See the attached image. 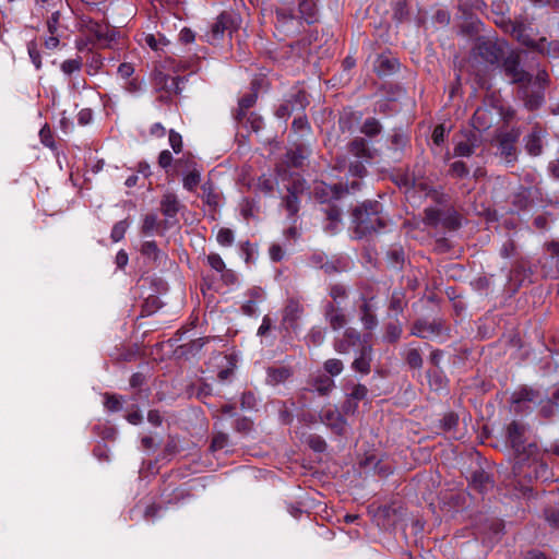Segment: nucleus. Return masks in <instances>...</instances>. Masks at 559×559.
<instances>
[{
	"mask_svg": "<svg viewBox=\"0 0 559 559\" xmlns=\"http://www.w3.org/2000/svg\"><path fill=\"white\" fill-rule=\"evenodd\" d=\"M380 205L378 202L364 203L353 214V221L360 235L377 231L385 226L384 221L379 216Z\"/></svg>",
	"mask_w": 559,
	"mask_h": 559,
	"instance_id": "nucleus-1",
	"label": "nucleus"
},
{
	"mask_svg": "<svg viewBox=\"0 0 559 559\" xmlns=\"http://www.w3.org/2000/svg\"><path fill=\"white\" fill-rule=\"evenodd\" d=\"M512 33L521 44H523L532 49H535L542 53L559 55V44H556V43L547 44V40L545 37H542L537 41L534 40L523 24L515 25L513 27Z\"/></svg>",
	"mask_w": 559,
	"mask_h": 559,
	"instance_id": "nucleus-2",
	"label": "nucleus"
},
{
	"mask_svg": "<svg viewBox=\"0 0 559 559\" xmlns=\"http://www.w3.org/2000/svg\"><path fill=\"white\" fill-rule=\"evenodd\" d=\"M239 17L234 13H222L216 22L212 25L209 34V41L211 44L217 43L225 32L231 34L238 27Z\"/></svg>",
	"mask_w": 559,
	"mask_h": 559,
	"instance_id": "nucleus-3",
	"label": "nucleus"
},
{
	"mask_svg": "<svg viewBox=\"0 0 559 559\" xmlns=\"http://www.w3.org/2000/svg\"><path fill=\"white\" fill-rule=\"evenodd\" d=\"M302 314V307L298 301L290 300L283 311V324L287 330H295L297 328V321Z\"/></svg>",
	"mask_w": 559,
	"mask_h": 559,
	"instance_id": "nucleus-4",
	"label": "nucleus"
},
{
	"mask_svg": "<svg viewBox=\"0 0 559 559\" xmlns=\"http://www.w3.org/2000/svg\"><path fill=\"white\" fill-rule=\"evenodd\" d=\"M519 64L518 56L512 55L504 60V70L513 82H522L527 78V74L519 68Z\"/></svg>",
	"mask_w": 559,
	"mask_h": 559,
	"instance_id": "nucleus-5",
	"label": "nucleus"
},
{
	"mask_svg": "<svg viewBox=\"0 0 559 559\" xmlns=\"http://www.w3.org/2000/svg\"><path fill=\"white\" fill-rule=\"evenodd\" d=\"M360 312H361V317H360V320L362 321L364 323V326L367 329V330H372L373 328H376L377 325V319H376V316H374V305L372 302V299H362V304L360 306Z\"/></svg>",
	"mask_w": 559,
	"mask_h": 559,
	"instance_id": "nucleus-6",
	"label": "nucleus"
},
{
	"mask_svg": "<svg viewBox=\"0 0 559 559\" xmlns=\"http://www.w3.org/2000/svg\"><path fill=\"white\" fill-rule=\"evenodd\" d=\"M325 319L333 330L342 329L347 322L344 312L341 309L335 308L333 305L328 306Z\"/></svg>",
	"mask_w": 559,
	"mask_h": 559,
	"instance_id": "nucleus-7",
	"label": "nucleus"
},
{
	"mask_svg": "<svg viewBox=\"0 0 559 559\" xmlns=\"http://www.w3.org/2000/svg\"><path fill=\"white\" fill-rule=\"evenodd\" d=\"M188 171L183 176V187L189 190L193 191L201 181V173L200 170L194 166V164H188Z\"/></svg>",
	"mask_w": 559,
	"mask_h": 559,
	"instance_id": "nucleus-8",
	"label": "nucleus"
},
{
	"mask_svg": "<svg viewBox=\"0 0 559 559\" xmlns=\"http://www.w3.org/2000/svg\"><path fill=\"white\" fill-rule=\"evenodd\" d=\"M323 421L333 428L337 433L345 432L346 429V423L345 420L340 416L338 413L333 412H326L323 415Z\"/></svg>",
	"mask_w": 559,
	"mask_h": 559,
	"instance_id": "nucleus-9",
	"label": "nucleus"
},
{
	"mask_svg": "<svg viewBox=\"0 0 559 559\" xmlns=\"http://www.w3.org/2000/svg\"><path fill=\"white\" fill-rule=\"evenodd\" d=\"M525 146L531 155H539L542 153V133L539 131H533L528 134Z\"/></svg>",
	"mask_w": 559,
	"mask_h": 559,
	"instance_id": "nucleus-10",
	"label": "nucleus"
},
{
	"mask_svg": "<svg viewBox=\"0 0 559 559\" xmlns=\"http://www.w3.org/2000/svg\"><path fill=\"white\" fill-rule=\"evenodd\" d=\"M353 368L361 373H368L370 370V348L364 347L361 354L353 362Z\"/></svg>",
	"mask_w": 559,
	"mask_h": 559,
	"instance_id": "nucleus-11",
	"label": "nucleus"
},
{
	"mask_svg": "<svg viewBox=\"0 0 559 559\" xmlns=\"http://www.w3.org/2000/svg\"><path fill=\"white\" fill-rule=\"evenodd\" d=\"M162 211L166 216H174L178 212V200L174 194H166L162 200Z\"/></svg>",
	"mask_w": 559,
	"mask_h": 559,
	"instance_id": "nucleus-12",
	"label": "nucleus"
},
{
	"mask_svg": "<svg viewBox=\"0 0 559 559\" xmlns=\"http://www.w3.org/2000/svg\"><path fill=\"white\" fill-rule=\"evenodd\" d=\"M345 338L344 341H338L335 344V349L338 353L345 354L349 352V346L354 345L356 342L359 341V335L352 331L345 332Z\"/></svg>",
	"mask_w": 559,
	"mask_h": 559,
	"instance_id": "nucleus-13",
	"label": "nucleus"
},
{
	"mask_svg": "<svg viewBox=\"0 0 559 559\" xmlns=\"http://www.w3.org/2000/svg\"><path fill=\"white\" fill-rule=\"evenodd\" d=\"M299 12L301 17L305 19L308 23L313 22L316 17V5L312 0H305L299 4Z\"/></svg>",
	"mask_w": 559,
	"mask_h": 559,
	"instance_id": "nucleus-14",
	"label": "nucleus"
},
{
	"mask_svg": "<svg viewBox=\"0 0 559 559\" xmlns=\"http://www.w3.org/2000/svg\"><path fill=\"white\" fill-rule=\"evenodd\" d=\"M412 333L418 337L428 338L435 334V330L428 323L418 321L414 324Z\"/></svg>",
	"mask_w": 559,
	"mask_h": 559,
	"instance_id": "nucleus-15",
	"label": "nucleus"
},
{
	"mask_svg": "<svg viewBox=\"0 0 559 559\" xmlns=\"http://www.w3.org/2000/svg\"><path fill=\"white\" fill-rule=\"evenodd\" d=\"M474 153V143L469 140L459 142L454 147L455 156H471Z\"/></svg>",
	"mask_w": 559,
	"mask_h": 559,
	"instance_id": "nucleus-16",
	"label": "nucleus"
},
{
	"mask_svg": "<svg viewBox=\"0 0 559 559\" xmlns=\"http://www.w3.org/2000/svg\"><path fill=\"white\" fill-rule=\"evenodd\" d=\"M350 152L357 157H369L367 143L362 139H358L352 142Z\"/></svg>",
	"mask_w": 559,
	"mask_h": 559,
	"instance_id": "nucleus-17",
	"label": "nucleus"
},
{
	"mask_svg": "<svg viewBox=\"0 0 559 559\" xmlns=\"http://www.w3.org/2000/svg\"><path fill=\"white\" fill-rule=\"evenodd\" d=\"M127 229H128L127 221H119L118 223H116L114 225V227L111 229V234H110L112 241L114 242L120 241L124 237Z\"/></svg>",
	"mask_w": 559,
	"mask_h": 559,
	"instance_id": "nucleus-18",
	"label": "nucleus"
},
{
	"mask_svg": "<svg viewBox=\"0 0 559 559\" xmlns=\"http://www.w3.org/2000/svg\"><path fill=\"white\" fill-rule=\"evenodd\" d=\"M289 377V371L285 368L269 370L267 381L272 384L286 380Z\"/></svg>",
	"mask_w": 559,
	"mask_h": 559,
	"instance_id": "nucleus-19",
	"label": "nucleus"
},
{
	"mask_svg": "<svg viewBox=\"0 0 559 559\" xmlns=\"http://www.w3.org/2000/svg\"><path fill=\"white\" fill-rule=\"evenodd\" d=\"M499 148L507 163H511L514 159V145L511 141L506 139L501 140Z\"/></svg>",
	"mask_w": 559,
	"mask_h": 559,
	"instance_id": "nucleus-20",
	"label": "nucleus"
},
{
	"mask_svg": "<svg viewBox=\"0 0 559 559\" xmlns=\"http://www.w3.org/2000/svg\"><path fill=\"white\" fill-rule=\"evenodd\" d=\"M380 129L379 122L376 119L370 118L365 121L361 131L368 136H373L380 132Z\"/></svg>",
	"mask_w": 559,
	"mask_h": 559,
	"instance_id": "nucleus-21",
	"label": "nucleus"
},
{
	"mask_svg": "<svg viewBox=\"0 0 559 559\" xmlns=\"http://www.w3.org/2000/svg\"><path fill=\"white\" fill-rule=\"evenodd\" d=\"M216 240L221 246H230L234 242V234L228 228H222L217 233Z\"/></svg>",
	"mask_w": 559,
	"mask_h": 559,
	"instance_id": "nucleus-22",
	"label": "nucleus"
},
{
	"mask_svg": "<svg viewBox=\"0 0 559 559\" xmlns=\"http://www.w3.org/2000/svg\"><path fill=\"white\" fill-rule=\"evenodd\" d=\"M324 369L331 376H337L343 370V364L340 359H329L324 364Z\"/></svg>",
	"mask_w": 559,
	"mask_h": 559,
	"instance_id": "nucleus-23",
	"label": "nucleus"
},
{
	"mask_svg": "<svg viewBox=\"0 0 559 559\" xmlns=\"http://www.w3.org/2000/svg\"><path fill=\"white\" fill-rule=\"evenodd\" d=\"M207 263L210 264V266L217 271V272H225L226 271V266H225V263L223 261V259L221 258L219 254L217 253H211L207 255Z\"/></svg>",
	"mask_w": 559,
	"mask_h": 559,
	"instance_id": "nucleus-24",
	"label": "nucleus"
},
{
	"mask_svg": "<svg viewBox=\"0 0 559 559\" xmlns=\"http://www.w3.org/2000/svg\"><path fill=\"white\" fill-rule=\"evenodd\" d=\"M39 136H40L41 143L45 146H47L49 148H53L55 147L53 135H52V132H51V130H50V128L48 126H44L40 129Z\"/></svg>",
	"mask_w": 559,
	"mask_h": 559,
	"instance_id": "nucleus-25",
	"label": "nucleus"
},
{
	"mask_svg": "<svg viewBox=\"0 0 559 559\" xmlns=\"http://www.w3.org/2000/svg\"><path fill=\"white\" fill-rule=\"evenodd\" d=\"M81 67H82V60L80 58L66 60L61 64V69L66 74H71L73 72H76L81 69Z\"/></svg>",
	"mask_w": 559,
	"mask_h": 559,
	"instance_id": "nucleus-26",
	"label": "nucleus"
},
{
	"mask_svg": "<svg viewBox=\"0 0 559 559\" xmlns=\"http://www.w3.org/2000/svg\"><path fill=\"white\" fill-rule=\"evenodd\" d=\"M334 385V382L332 379L328 378V377H324V378H320L319 380H317L314 386H316V390L324 395L326 394L328 392L331 391V389L333 388Z\"/></svg>",
	"mask_w": 559,
	"mask_h": 559,
	"instance_id": "nucleus-27",
	"label": "nucleus"
},
{
	"mask_svg": "<svg viewBox=\"0 0 559 559\" xmlns=\"http://www.w3.org/2000/svg\"><path fill=\"white\" fill-rule=\"evenodd\" d=\"M298 198L295 193L292 192L286 197L285 206L290 215H295L298 212Z\"/></svg>",
	"mask_w": 559,
	"mask_h": 559,
	"instance_id": "nucleus-28",
	"label": "nucleus"
},
{
	"mask_svg": "<svg viewBox=\"0 0 559 559\" xmlns=\"http://www.w3.org/2000/svg\"><path fill=\"white\" fill-rule=\"evenodd\" d=\"M157 227V216L155 214H147L143 221V231L152 234Z\"/></svg>",
	"mask_w": 559,
	"mask_h": 559,
	"instance_id": "nucleus-29",
	"label": "nucleus"
},
{
	"mask_svg": "<svg viewBox=\"0 0 559 559\" xmlns=\"http://www.w3.org/2000/svg\"><path fill=\"white\" fill-rule=\"evenodd\" d=\"M59 12H53L47 21V28L50 34H60Z\"/></svg>",
	"mask_w": 559,
	"mask_h": 559,
	"instance_id": "nucleus-30",
	"label": "nucleus"
},
{
	"mask_svg": "<svg viewBox=\"0 0 559 559\" xmlns=\"http://www.w3.org/2000/svg\"><path fill=\"white\" fill-rule=\"evenodd\" d=\"M406 359H407V362L413 367V368H418L421 366L423 364V359H421V356L419 354V352L415 348H412L407 352V356H406Z\"/></svg>",
	"mask_w": 559,
	"mask_h": 559,
	"instance_id": "nucleus-31",
	"label": "nucleus"
},
{
	"mask_svg": "<svg viewBox=\"0 0 559 559\" xmlns=\"http://www.w3.org/2000/svg\"><path fill=\"white\" fill-rule=\"evenodd\" d=\"M169 144L175 153L181 152L182 148V138L179 133L170 130L169 132Z\"/></svg>",
	"mask_w": 559,
	"mask_h": 559,
	"instance_id": "nucleus-32",
	"label": "nucleus"
},
{
	"mask_svg": "<svg viewBox=\"0 0 559 559\" xmlns=\"http://www.w3.org/2000/svg\"><path fill=\"white\" fill-rule=\"evenodd\" d=\"M103 66V62L99 57L93 56L91 61L86 66V71L90 75H95L98 73Z\"/></svg>",
	"mask_w": 559,
	"mask_h": 559,
	"instance_id": "nucleus-33",
	"label": "nucleus"
},
{
	"mask_svg": "<svg viewBox=\"0 0 559 559\" xmlns=\"http://www.w3.org/2000/svg\"><path fill=\"white\" fill-rule=\"evenodd\" d=\"M328 218L330 221V224H329V226L326 228L330 229L331 233H334L336 227H337V224L340 222V212H338V210L331 209L328 212Z\"/></svg>",
	"mask_w": 559,
	"mask_h": 559,
	"instance_id": "nucleus-34",
	"label": "nucleus"
},
{
	"mask_svg": "<svg viewBox=\"0 0 559 559\" xmlns=\"http://www.w3.org/2000/svg\"><path fill=\"white\" fill-rule=\"evenodd\" d=\"M508 433L513 443L519 442L520 436L522 433V427L516 423H512L508 427Z\"/></svg>",
	"mask_w": 559,
	"mask_h": 559,
	"instance_id": "nucleus-35",
	"label": "nucleus"
},
{
	"mask_svg": "<svg viewBox=\"0 0 559 559\" xmlns=\"http://www.w3.org/2000/svg\"><path fill=\"white\" fill-rule=\"evenodd\" d=\"M366 395H367V388L361 384L355 385L353 388V391L349 394L350 399H354L356 401L365 399Z\"/></svg>",
	"mask_w": 559,
	"mask_h": 559,
	"instance_id": "nucleus-36",
	"label": "nucleus"
},
{
	"mask_svg": "<svg viewBox=\"0 0 559 559\" xmlns=\"http://www.w3.org/2000/svg\"><path fill=\"white\" fill-rule=\"evenodd\" d=\"M105 406L110 412L119 411L122 406L121 401L116 396H107Z\"/></svg>",
	"mask_w": 559,
	"mask_h": 559,
	"instance_id": "nucleus-37",
	"label": "nucleus"
},
{
	"mask_svg": "<svg viewBox=\"0 0 559 559\" xmlns=\"http://www.w3.org/2000/svg\"><path fill=\"white\" fill-rule=\"evenodd\" d=\"M444 135H445V128L442 124L437 126L432 133L433 143L437 145L441 144L444 140Z\"/></svg>",
	"mask_w": 559,
	"mask_h": 559,
	"instance_id": "nucleus-38",
	"label": "nucleus"
},
{
	"mask_svg": "<svg viewBox=\"0 0 559 559\" xmlns=\"http://www.w3.org/2000/svg\"><path fill=\"white\" fill-rule=\"evenodd\" d=\"M173 162V156L169 151H162L158 157V164L162 168H167Z\"/></svg>",
	"mask_w": 559,
	"mask_h": 559,
	"instance_id": "nucleus-39",
	"label": "nucleus"
},
{
	"mask_svg": "<svg viewBox=\"0 0 559 559\" xmlns=\"http://www.w3.org/2000/svg\"><path fill=\"white\" fill-rule=\"evenodd\" d=\"M143 40L153 50L160 49V39H157L154 35L147 34L144 36Z\"/></svg>",
	"mask_w": 559,
	"mask_h": 559,
	"instance_id": "nucleus-40",
	"label": "nucleus"
},
{
	"mask_svg": "<svg viewBox=\"0 0 559 559\" xmlns=\"http://www.w3.org/2000/svg\"><path fill=\"white\" fill-rule=\"evenodd\" d=\"M451 171L454 175L462 177L467 174V168L463 162H455L451 166Z\"/></svg>",
	"mask_w": 559,
	"mask_h": 559,
	"instance_id": "nucleus-41",
	"label": "nucleus"
},
{
	"mask_svg": "<svg viewBox=\"0 0 559 559\" xmlns=\"http://www.w3.org/2000/svg\"><path fill=\"white\" fill-rule=\"evenodd\" d=\"M257 96L251 94L248 96L242 97L239 100V107L241 110L250 108L255 103Z\"/></svg>",
	"mask_w": 559,
	"mask_h": 559,
	"instance_id": "nucleus-42",
	"label": "nucleus"
},
{
	"mask_svg": "<svg viewBox=\"0 0 559 559\" xmlns=\"http://www.w3.org/2000/svg\"><path fill=\"white\" fill-rule=\"evenodd\" d=\"M60 35H61V34H53V35H52V34H50V36H49V37H47V38L45 39V43H44V44H45V46H46V48H48V49H55V48H57V47H58V45H59V37H60Z\"/></svg>",
	"mask_w": 559,
	"mask_h": 559,
	"instance_id": "nucleus-43",
	"label": "nucleus"
},
{
	"mask_svg": "<svg viewBox=\"0 0 559 559\" xmlns=\"http://www.w3.org/2000/svg\"><path fill=\"white\" fill-rule=\"evenodd\" d=\"M180 40L185 44H190L194 40V33L189 28H183L180 31Z\"/></svg>",
	"mask_w": 559,
	"mask_h": 559,
	"instance_id": "nucleus-44",
	"label": "nucleus"
},
{
	"mask_svg": "<svg viewBox=\"0 0 559 559\" xmlns=\"http://www.w3.org/2000/svg\"><path fill=\"white\" fill-rule=\"evenodd\" d=\"M94 34L98 39H111V36H109L108 27L96 25Z\"/></svg>",
	"mask_w": 559,
	"mask_h": 559,
	"instance_id": "nucleus-45",
	"label": "nucleus"
},
{
	"mask_svg": "<svg viewBox=\"0 0 559 559\" xmlns=\"http://www.w3.org/2000/svg\"><path fill=\"white\" fill-rule=\"evenodd\" d=\"M128 260V254L123 250H120L116 255V264L119 269H123L127 265Z\"/></svg>",
	"mask_w": 559,
	"mask_h": 559,
	"instance_id": "nucleus-46",
	"label": "nucleus"
},
{
	"mask_svg": "<svg viewBox=\"0 0 559 559\" xmlns=\"http://www.w3.org/2000/svg\"><path fill=\"white\" fill-rule=\"evenodd\" d=\"M546 519L551 525L559 526V511H547Z\"/></svg>",
	"mask_w": 559,
	"mask_h": 559,
	"instance_id": "nucleus-47",
	"label": "nucleus"
},
{
	"mask_svg": "<svg viewBox=\"0 0 559 559\" xmlns=\"http://www.w3.org/2000/svg\"><path fill=\"white\" fill-rule=\"evenodd\" d=\"M118 72L122 78H128L133 73V67L129 63H122L119 66Z\"/></svg>",
	"mask_w": 559,
	"mask_h": 559,
	"instance_id": "nucleus-48",
	"label": "nucleus"
},
{
	"mask_svg": "<svg viewBox=\"0 0 559 559\" xmlns=\"http://www.w3.org/2000/svg\"><path fill=\"white\" fill-rule=\"evenodd\" d=\"M166 133V129L160 123H155L151 128V134L157 138H163Z\"/></svg>",
	"mask_w": 559,
	"mask_h": 559,
	"instance_id": "nucleus-49",
	"label": "nucleus"
},
{
	"mask_svg": "<svg viewBox=\"0 0 559 559\" xmlns=\"http://www.w3.org/2000/svg\"><path fill=\"white\" fill-rule=\"evenodd\" d=\"M270 329H271V319L269 317H264L262 324L260 325V328L258 330V334L264 335V334H266L267 331H270Z\"/></svg>",
	"mask_w": 559,
	"mask_h": 559,
	"instance_id": "nucleus-50",
	"label": "nucleus"
},
{
	"mask_svg": "<svg viewBox=\"0 0 559 559\" xmlns=\"http://www.w3.org/2000/svg\"><path fill=\"white\" fill-rule=\"evenodd\" d=\"M272 260L278 261L283 258V252L280 246H272L270 249Z\"/></svg>",
	"mask_w": 559,
	"mask_h": 559,
	"instance_id": "nucleus-51",
	"label": "nucleus"
},
{
	"mask_svg": "<svg viewBox=\"0 0 559 559\" xmlns=\"http://www.w3.org/2000/svg\"><path fill=\"white\" fill-rule=\"evenodd\" d=\"M141 419H142V415H141L139 412H136V411L131 412V413H129V414L127 415V420H128L130 424H132V425H138V424H140Z\"/></svg>",
	"mask_w": 559,
	"mask_h": 559,
	"instance_id": "nucleus-52",
	"label": "nucleus"
},
{
	"mask_svg": "<svg viewBox=\"0 0 559 559\" xmlns=\"http://www.w3.org/2000/svg\"><path fill=\"white\" fill-rule=\"evenodd\" d=\"M148 421L152 423L153 425H160L162 423V416L159 415L158 412L156 411H151L148 413Z\"/></svg>",
	"mask_w": 559,
	"mask_h": 559,
	"instance_id": "nucleus-53",
	"label": "nucleus"
},
{
	"mask_svg": "<svg viewBox=\"0 0 559 559\" xmlns=\"http://www.w3.org/2000/svg\"><path fill=\"white\" fill-rule=\"evenodd\" d=\"M182 82L179 78H171L170 79V88L174 90L175 93H179L181 91L180 83Z\"/></svg>",
	"mask_w": 559,
	"mask_h": 559,
	"instance_id": "nucleus-54",
	"label": "nucleus"
},
{
	"mask_svg": "<svg viewBox=\"0 0 559 559\" xmlns=\"http://www.w3.org/2000/svg\"><path fill=\"white\" fill-rule=\"evenodd\" d=\"M225 444V437L224 436H218L216 437L214 440H213V443H212V448L216 449V448H223Z\"/></svg>",
	"mask_w": 559,
	"mask_h": 559,
	"instance_id": "nucleus-55",
	"label": "nucleus"
},
{
	"mask_svg": "<svg viewBox=\"0 0 559 559\" xmlns=\"http://www.w3.org/2000/svg\"><path fill=\"white\" fill-rule=\"evenodd\" d=\"M311 338L313 340V343L316 344H320L323 340V335L320 331H317V332H312L311 333Z\"/></svg>",
	"mask_w": 559,
	"mask_h": 559,
	"instance_id": "nucleus-56",
	"label": "nucleus"
},
{
	"mask_svg": "<svg viewBox=\"0 0 559 559\" xmlns=\"http://www.w3.org/2000/svg\"><path fill=\"white\" fill-rule=\"evenodd\" d=\"M548 249L551 250L554 254L559 255V242L549 243Z\"/></svg>",
	"mask_w": 559,
	"mask_h": 559,
	"instance_id": "nucleus-57",
	"label": "nucleus"
},
{
	"mask_svg": "<svg viewBox=\"0 0 559 559\" xmlns=\"http://www.w3.org/2000/svg\"><path fill=\"white\" fill-rule=\"evenodd\" d=\"M144 250L146 252H153L156 250V245L154 242L147 241L144 243Z\"/></svg>",
	"mask_w": 559,
	"mask_h": 559,
	"instance_id": "nucleus-58",
	"label": "nucleus"
},
{
	"mask_svg": "<svg viewBox=\"0 0 559 559\" xmlns=\"http://www.w3.org/2000/svg\"><path fill=\"white\" fill-rule=\"evenodd\" d=\"M253 400V396L248 394L242 396V405L245 406L248 403V406H250V402Z\"/></svg>",
	"mask_w": 559,
	"mask_h": 559,
	"instance_id": "nucleus-59",
	"label": "nucleus"
},
{
	"mask_svg": "<svg viewBox=\"0 0 559 559\" xmlns=\"http://www.w3.org/2000/svg\"><path fill=\"white\" fill-rule=\"evenodd\" d=\"M293 124L295 127L302 128L306 124V121L304 119L299 118V119H295Z\"/></svg>",
	"mask_w": 559,
	"mask_h": 559,
	"instance_id": "nucleus-60",
	"label": "nucleus"
},
{
	"mask_svg": "<svg viewBox=\"0 0 559 559\" xmlns=\"http://www.w3.org/2000/svg\"><path fill=\"white\" fill-rule=\"evenodd\" d=\"M342 294H343V292H342L340 288H333V289H332V293H331V295H332V297H333L334 299H336V298H337L338 296H341Z\"/></svg>",
	"mask_w": 559,
	"mask_h": 559,
	"instance_id": "nucleus-61",
	"label": "nucleus"
},
{
	"mask_svg": "<svg viewBox=\"0 0 559 559\" xmlns=\"http://www.w3.org/2000/svg\"><path fill=\"white\" fill-rule=\"evenodd\" d=\"M135 181H136V177L135 176H132V177H129L126 181V185L128 187H132L133 185H135Z\"/></svg>",
	"mask_w": 559,
	"mask_h": 559,
	"instance_id": "nucleus-62",
	"label": "nucleus"
},
{
	"mask_svg": "<svg viewBox=\"0 0 559 559\" xmlns=\"http://www.w3.org/2000/svg\"><path fill=\"white\" fill-rule=\"evenodd\" d=\"M537 79L540 81V82H545L546 79H547V74L545 71H540L538 74H537Z\"/></svg>",
	"mask_w": 559,
	"mask_h": 559,
	"instance_id": "nucleus-63",
	"label": "nucleus"
},
{
	"mask_svg": "<svg viewBox=\"0 0 559 559\" xmlns=\"http://www.w3.org/2000/svg\"><path fill=\"white\" fill-rule=\"evenodd\" d=\"M531 559H546V557L543 554H534Z\"/></svg>",
	"mask_w": 559,
	"mask_h": 559,
	"instance_id": "nucleus-64",
	"label": "nucleus"
}]
</instances>
